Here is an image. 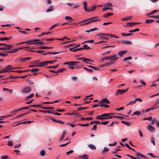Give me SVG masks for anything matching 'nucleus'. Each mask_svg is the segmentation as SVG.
<instances>
[{
  "instance_id": "58",
  "label": "nucleus",
  "mask_w": 159,
  "mask_h": 159,
  "mask_svg": "<svg viewBox=\"0 0 159 159\" xmlns=\"http://www.w3.org/2000/svg\"><path fill=\"white\" fill-rule=\"evenodd\" d=\"M80 63V62L79 61H72L73 66H74V65H77Z\"/></svg>"
},
{
  "instance_id": "46",
  "label": "nucleus",
  "mask_w": 159,
  "mask_h": 159,
  "mask_svg": "<svg viewBox=\"0 0 159 159\" xmlns=\"http://www.w3.org/2000/svg\"><path fill=\"white\" fill-rule=\"evenodd\" d=\"M151 142L153 144V145H155V140L153 137H152L151 139Z\"/></svg>"
},
{
  "instance_id": "15",
  "label": "nucleus",
  "mask_w": 159,
  "mask_h": 159,
  "mask_svg": "<svg viewBox=\"0 0 159 159\" xmlns=\"http://www.w3.org/2000/svg\"><path fill=\"white\" fill-rule=\"evenodd\" d=\"M39 60H36L32 61L35 67H39Z\"/></svg>"
},
{
  "instance_id": "50",
  "label": "nucleus",
  "mask_w": 159,
  "mask_h": 159,
  "mask_svg": "<svg viewBox=\"0 0 159 159\" xmlns=\"http://www.w3.org/2000/svg\"><path fill=\"white\" fill-rule=\"evenodd\" d=\"M8 69H3L0 70V74L2 73H5L7 72Z\"/></svg>"
},
{
  "instance_id": "51",
  "label": "nucleus",
  "mask_w": 159,
  "mask_h": 159,
  "mask_svg": "<svg viewBox=\"0 0 159 159\" xmlns=\"http://www.w3.org/2000/svg\"><path fill=\"white\" fill-rule=\"evenodd\" d=\"M66 70V69L65 68H61V69H58L57 70V72H58V73H59V72H62L63 71H64V70Z\"/></svg>"
},
{
  "instance_id": "7",
  "label": "nucleus",
  "mask_w": 159,
  "mask_h": 159,
  "mask_svg": "<svg viewBox=\"0 0 159 159\" xmlns=\"http://www.w3.org/2000/svg\"><path fill=\"white\" fill-rule=\"evenodd\" d=\"M128 89V88H127L125 90H117L116 92L115 95H118L119 94H122L126 92Z\"/></svg>"
},
{
  "instance_id": "16",
  "label": "nucleus",
  "mask_w": 159,
  "mask_h": 159,
  "mask_svg": "<svg viewBox=\"0 0 159 159\" xmlns=\"http://www.w3.org/2000/svg\"><path fill=\"white\" fill-rule=\"evenodd\" d=\"M127 52V50H124L120 51L118 53V54L119 55L120 57H122L124 54L125 53Z\"/></svg>"
},
{
  "instance_id": "43",
  "label": "nucleus",
  "mask_w": 159,
  "mask_h": 159,
  "mask_svg": "<svg viewBox=\"0 0 159 159\" xmlns=\"http://www.w3.org/2000/svg\"><path fill=\"white\" fill-rule=\"evenodd\" d=\"M78 125H79L81 126H88L89 125V123H87L85 124H77Z\"/></svg>"
},
{
  "instance_id": "47",
  "label": "nucleus",
  "mask_w": 159,
  "mask_h": 159,
  "mask_svg": "<svg viewBox=\"0 0 159 159\" xmlns=\"http://www.w3.org/2000/svg\"><path fill=\"white\" fill-rule=\"evenodd\" d=\"M57 61V60H54L50 61H47V64H52L55 62Z\"/></svg>"
},
{
  "instance_id": "17",
  "label": "nucleus",
  "mask_w": 159,
  "mask_h": 159,
  "mask_svg": "<svg viewBox=\"0 0 159 159\" xmlns=\"http://www.w3.org/2000/svg\"><path fill=\"white\" fill-rule=\"evenodd\" d=\"M83 61L86 63H89V64H91V63H89V61H91L92 62H93V60H91L90 59L87 58H83Z\"/></svg>"
},
{
  "instance_id": "29",
  "label": "nucleus",
  "mask_w": 159,
  "mask_h": 159,
  "mask_svg": "<svg viewBox=\"0 0 159 159\" xmlns=\"http://www.w3.org/2000/svg\"><path fill=\"white\" fill-rule=\"evenodd\" d=\"M158 11L157 10H155L153 11H151L150 13H148L146 15V16H148L149 15H152V14H154V13L157 12Z\"/></svg>"
},
{
  "instance_id": "45",
  "label": "nucleus",
  "mask_w": 159,
  "mask_h": 159,
  "mask_svg": "<svg viewBox=\"0 0 159 159\" xmlns=\"http://www.w3.org/2000/svg\"><path fill=\"white\" fill-rule=\"evenodd\" d=\"M131 18V16H129L127 17L122 18L121 19V20L123 21H126L129 19H130Z\"/></svg>"
},
{
  "instance_id": "27",
  "label": "nucleus",
  "mask_w": 159,
  "mask_h": 159,
  "mask_svg": "<svg viewBox=\"0 0 159 159\" xmlns=\"http://www.w3.org/2000/svg\"><path fill=\"white\" fill-rule=\"evenodd\" d=\"M113 15V14L111 13L108 12L107 13L105 14L103 16V17L106 18L109 16H111V15Z\"/></svg>"
},
{
  "instance_id": "38",
  "label": "nucleus",
  "mask_w": 159,
  "mask_h": 159,
  "mask_svg": "<svg viewBox=\"0 0 159 159\" xmlns=\"http://www.w3.org/2000/svg\"><path fill=\"white\" fill-rule=\"evenodd\" d=\"M159 107V106H157V107H155L154 108L152 107V108H148V109H147L146 110V112H148L149 111L154 110V109H156V108H157L158 107Z\"/></svg>"
},
{
  "instance_id": "62",
  "label": "nucleus",
  "mask_w": 159,
  "mask_h": 159,
  "mask_svg": "<svg viewBox=\"0 0 159 159\" xmlns=\"http://www.w3.org/2000/svg\"><path fill=\"white\" fill-rule=\"evenodd\" d=\"M74 151L73 150H71L67 152H66V154L67 155H69L70 153H72L74 152Z\"/></svg>"
},
{
  "instance_id": "32",
  "label": "nucleus",
  "mask_w": 159,
  "mask_h": 159,
  "mask_svg": "<svg viewBox=\"0 0 159 159\" xmlns=\"http://www.w3.org/2000/svg\"><path fill=\"white\" fill-rule=\"evenodd\" d=\"M58 66H59V65L57 64V65H56V66H48V67H46V68H49V69L52 68L53 69H55L56 68L58 67Z\"/></svg>"
},
{
  "instance_id": "1",
  "label": "nucleus",
  "mask_w": 159,
  "mask_h": 159,
  "mask_svg": "<svg viewBox=\"0 0 159 159\" xmlns=\"http://www.w3.org/2000/svg\"><path fill=\"white\" fill-rule=\"evenodd\" d=\"M84 9L85 11L88 12H90L95 10L97 8V6L96 5H93L90 8L88 9L87 7V3L86 1L83 2Z\"/></svg>"
},
{
  "instance_id": "41",
  "label": "nucleus",
  "mask_w": 159,
  "mask_h": 159,
  "mask_svg": "<svg viewBox=\"0 0 159 159\" xmlns=\"http://www.w3.org/2000/svg\"><path fill=\"white\" fill-rule=\"evenodd\" d=\"M132 59V57L131 56H129V57H126L123 59V61H125L128 60H130Z\"/></svg>"
},
{
  "instance_id": "63",
  "label": "nucleus",
  "mask_w": 159,
  "mask_h": 159,
  "mask_svg": "<svg viewBox=\"0 0 159 159\" xmlns=\"http://www.w3.org/2000/svg\"><path fill=\"white\" fill-rule=\"evenodd\" d=\"M109 150V149L107 147H105L104 149L102 150V152H107Z\"/></svg>"
},
{
  "instance_id": "26",
  "label": "nucleus",
  "mask_w": 159,
  "mask_h": 159,
  "mask_svg": "<svg viewBox=\"0 0 159 159\" xmlns=\"http://www.w3.org/2000/svg\"><path fill=\"white\" fill-rule=\"evenodd\" d=\"M122 43L125 44H131L132 43L131 42L127 40H124L122 42Z\"/></svg>"
},
{
  "instance_id": "56",
  "label": "nucleus",
  "mask_w": 159,
  "mask_h": 159,
  "mask_svg": "<svg viewBox=\"0 0 159 159\" xmlns=\"http://www.w3.org/2000/svg\"><path fill=\"white\" fill-rule=\"evenodd\" d=\"M59 24H58V23H57L56 24L54 25L51 28H50L49 30H52L53 29V28L55 27L56 26L58 25Z\"/></svg>"
},
{
  "instance_id": "52",
  "label": "nucleus",
  "mask_w": 159,
  "mask_h": 159,
  "mask_svg": "<svg viewBox=\"0 0 159 159\" xmlns=\"http://www.w3.org/2000/svg\"><path fill=\"white\" fill-rule=\"evenodd\" d=\"M49 48V47L47 46L39 47V49H48Z\"/></svg>"
},
{
  "instance_id": "14",
  "label": "nucleus",
  "mask_w": 159,
  "mask_h": 159,
  "mask_svg": "<svg viewBox=\"0 0 159 159\" xmlns=\"http://www.w3.org/2000/svg\"><path fill=\"white\" fill-rule=\"evenodd\" d=\"M106 34L105 33H100L99 34L96 35V36H98L101 38V39H108V38H107L106 37H104V36H107V35H104L103 34Z\"/></svg>"
},
{
  "instance_id": "13",
  "label": "nucleus",
  "mask_w": 159,
  "mask_h": 159,
  "mask_svg": "<svg viewBox=\"0 0 159 159\" xmlns=\"http://www.w3.org/2000/svg\"><path fill=\"white\" fill-rule=\"evenodd\" d=\"M136 155L138 157H140L142 158H143V159H148V157H147L145 156L144 155H143V154H142V153H141L140 152H136Z\"/></svg>"
},
{
  "instance_id": "19",
  "label": "nucleus",
  "mask_w": 159,
  "mask_h": 159,
  "mask_svg": "<svg viewBox=\"0 0 159 159\" xmlns=\"http://www.w3.org/2000/svg\"><path fill=\"white\" fill-rule=\"evenodd\" d=\"M112 64L111 63H106L104 64H102L100 65V67H101L103 68L106 66H109Z\"/></svg>"
},
{
  "instance_id": "60",
  "label": "nucleus",
  "mask_w": 159,
  "mask_h": 159,
  "mask_svg": "<svg viewBox=\"0 0 159 159\" xmlns=\"http://www.w3.org/2000/svg\"><path fill=\"white\" fill-rule=\"evenodd\" d=\"M134 99L135 100L136 102L137 101H139V102H142V99L140 98H136Z\"/></svg>"
},
{
  "instance_id": "39",
  "label": "nucleus",
  "mask_w": 159,
  "mask_h": 159,
  "mask_svg": "<svg viewBox=\"0 0 159 159\" xmlns=\"http://www.w3.org/2000/svg\"><path fill=\"white\" fill-rule=\"evenodd\" d=\"M83 68L87 71L89 72L90 73H93V71L92 69H88L86 67H83Z\"/></svg>"
},
{
  "instance_id": "24",
  "label": "nucleus",
  "mask_w": 159,
  "mask_h": 159,
  "mask_svg": "<svg viewBox=\"0 0 159 159\" xmlns=\"http://www.w3.org/2000/svg\"><path fill=\"white\" fill-rule=\"evenodd\" d=\"M65 19L66 20L70 21H72L73 20V18L70 16H66L65 17Z\"/></svg>"
},
{
  "instance_id": "55",
  "label": "nucleus",
  "mask_w": 159,
  "mask_h": 159,
  "mask_svg": "<svg viewBox=\"0 0 159 159\" xmlns=\"http://www.w3.org/2000/svg\"><path fill=\"white\" fill-rule=\"evenodd\" d=\"M152 119V117L151 116H150L149 117H146L144 118L143 120H151Z\"/></svg>"
},
{
  "instance_id": "20",
  "label": "nucleus",
  "mask_w": 159,
  "mask_h": 159,
  "mask_svg": "<svg viewBox=\"0 0 159 159\" xmlns=\"http://www.w3.org/2000/svg\"><path fill=\"white\" fill-rule=\"evenodd\" d=\"M47 61L41 62L39 61V67L45 66L47 65Z\"/></svg>"
},
{
  "instance_id": "31",
  "label": "nucleus",
  "mask_w": 159,
  "mask_h": 159,
  "mask_svg": "<svg viewBox=\"0 0 159 159\" xmlns=\"http://www.w3.org/2000/svg\"><path fill=\"white\" fill-rule=\"evenodd\" d=\"M12 66L11 65H9L6 66V68L5 69H8L7 70V72H11V71H9V70L12 69H14V68H11Z\"/></svg>"
},
{
  "instance_id": "33",
  "label": "nucleus",
  "mask_w": 159,
  "mask_h": 159,
  "mask_svg": "<svg viewBox=\"0 0 159 159\" xmlns=\"http://www.w3.org/2000/svg\"><path fill=\"white\" fill-rule=\"evenodd\" d=\"M154 21V20H153L147 19L145 21V23L146 24H149Z\"/></svg>"
},
{
  "instance_id": "6",
  "label": "nucleus",
  "mask_w": 159,
  "mask_h": 159,
  "mask_svg": "<svg viewBox=\"0 0 159 159\" xmlns=\"http://www.w3.org/2000/svg\"><path fill=\"white\" fill-rule=\"evenodd\" d=\"M30 48L29 47H22L17 48H15L13 50L6 51H5V52L8 53H12L14 52H17L18 50H21L25 48Z\"/></svg>"
},
{
  "instance_id": "64",
  "label": "nucleus",
  "mask_w": 159,
  "mask_h": 159,
  "mask_svg": "<svg viewBox=\"0 0 159 159\" xmlns=\"http://www.w3.org/2000/svg\"><path fill=\"white\" fill-rule=\"evenodd\" d=\"M157 119H156L155 118H153V119H152V121H151V124H154L155 122L156 123V121L157 120Z\"/></svg>"
},
{
  "instance_id": "12",
  "label": "nucleus",
  "mask_w": 159,
  "mask_h": 159,
  "mask_svg": "<svg viewBox=\"0 0 159 159\" xmlns=\"http://www.w3.org/2000/svg\"><path fill=\"white\" fill-rule=\"evenodd\" d=\"M148 129L151 132L153 133L155 131V129L154 127L150 125H148Z\"/></svg>"
},
{
  "instance_id": "23",
  "label": "nucleus",
  "mask_w": 159,
  "mask_h": 159,
  "mask_svg": "<svg viewBox=\"0 0 159 159\" xmlns=\"http://www.w3.org/2000/svg\"><path fill=\"white\" fill-rule=\"evenodd\" d=\"M54 10V7L53 6H50L48 8L46 11L47 12H49L52 11Z\"/></svg>"
},
{
  "instance_id": "54",
  "label": "nucleus",
  "mask_w": 159,
  "mask_h": 159,
  "mask_svg": "<svg viewBox=\"0 0 159 159\" xmlns=\"http://www.w3.org/2000/svg\"><path fill=\"white\" fill-rule=\"evenodd\" d=\"M140 114V112L139 111H137L134 112V113L133 115H137L138 116H139Z\"/></svg>"
},
{
  "instance_id": "18",
  "label": "nucleus",
  "mask_w": 159,
  "mask_h": 159,
  "mask_svg": "<svg viewBox=\"0 0 159 159\" xmlns=\"http://www.w3.org/2000/svg\"><path fill=\"white\" fill-rule=\"evenodd\" d=\"M100 103H105L107 104H109L110 102L107 98H104L102 99L100 102Z\"/></svg>"
},
{
  "instance_id": "48",
  "label": "nucleus",
  "mask_w": 159,
  "mask_h": 159,
  "mask_svg": "<svg viewBox=\"0 0 159 159\" xmlns=\"http://www.w3.org/2000/svg\"><path fill=\"white\" fill-rule=\"evenodd\" d=\"M7 55L8 54L7 53L0 52V56L2 57H6L7 56Z\"/></svg>"
},
{
  "instance_id": "53",
  "label": "nucleus",
  "mask_w": 159,
  "mask_h": 159,
  "mask_svg": "<svg viewBox=\"0 0 159 159\" xmlns=\"http://www.w3.org/2000/svg\"><path fill=\"white\" fill-rule=\"evenodd\" d=\"M126 24L127 25H129L128 26L129 27L134 26L133 22H128L126 23Z\"/></svg>"
},
{
  "instance_id": "5",
  "label": "nucleus",
  "mask_w": 159,
  "mask_h": 159,
  "mask_svg": "<svg viewBox=\"0 0 159 159\" xmlns=\"http://www.w3.org/2000/svg\"><path fill=\"white\" fill-rule=\"evenodd\" d=\"M108 60H111V61H114L119 59V57L116 54H114L112 55L108 56Z\"/></svg>"
},
{
  "instance_id": "28",
  "label": "nucleus",
  "mask_w": 159,
  "mask_h": 159,
  "mask_svg": "<svg viewBox=\"0 0 159 159\" xmlns=\"http://www.w3.org/2000/svg\"><path fill=\"white\" fill-rule=\"evenodd\" d=\"M121 34L122 36H129L130 35H132L133 34L132 33L125 34L122 33Z\"/></svg>"
},
{
  "instance_id": "30",
  "label": "nucleus",
  "mask_w": 159,
  "mask_h": 159,
  "mask_svg": "<svg viewBox=\"0 0 159 159\" xmlns=\"http://www.w3.org/2000/svg\"><path fill=\"white\" fill-rule=\"evenodd\" d=\"M39 70V69L38 68H34L30 70V71L32 72H35L38 71Z\"/></svg>"
},
{
  "instance_id": "9",
  "label": "nucleus",
  "mask_w": 159,
  "mask_h": 159,
  "mask_svg": "<svg viewBox=\"0 0 159 159\" xmlns=\"http://www.w3.org/2000/svg\"><path fill=\"white\" fill-rule=\"evenodd\" d=\"M48 119H51V120H52V121L53 122H56V123H60L63 124H65V122H64L63 121H62L61 120H60L56 119L53 118L51 117H48Z\"/></svg>"
},
{
  "instance_id": "10",
  "label": "nucleus",
  "mask_w": 159,
  "mask_h": 159,
  "mask_svg": "<svg viewBox=\"0 0 159 159\" xmlns=\"http://www.w3.org/2000/svg\"><path fill=\"white\" fill-rule=\"evenodd\" d=\"M31 89L30 87H28L23 89L21 91V92L23 93H27L30 92Z\"/></svg>"
},
{
  "instance_id": "25",
  "label": "nucleus",
  "mask_w": 159,
  "mask_h": 159,
  "mask_svg": "<svg viewBox=\"0 0 159 159\" xmlns=\"http://www.w3.org/2000/svg\"><path fill=\"white\" fill-rule=\"evenodd\" d=\"M88 147L90 149L94 150L96 148V147L93 145L90 144L88 145Z\"/></svg>"
},
{
  "instance_id": "11",
  "label": "nucleus",
  "mask_w": 159,
  "mask_h": 159,
  "mask_svg": "<svg viewBox=\"0 0 159 159\" xmlns=\"http://www.w3.org/2000/svg\"><path fill=\"white\" fill-rule=\"evenodd\" d=\"M31 59V57H26V58H19L16 59L17 61H21L23 62L27 60H29Z\"/></svg>"
},
{
  "instance_id": "42",
  "label": "nucleus",
  "mask_w": 159,
  "mask_h": 159,
  "mask_svg": "<svg viewBox=\"0 0 159 159\" xmlns=\"http://www.w3.org/2000/svg\"><path fill=\"white\" fill-rule=\"evenodd\" d=\"M135 100V99L134 101H131L128 104H127V106H128V105H133L136 103Z\"/></svg>"
},
{
  "instance_id": "44",
  "label": "nucleus",
  "mask_w": 159,
  "mask_h": 159,
  "mask_svg": "<svg viewBox=\"0 0 159 159\" xmlns=\"http://www.w3.org/2000/svg\"><path fill=\"white\" fill-rule=\"evenodd\" d=\"M61 51L59 52H48V53L50 54H56L58 53H59L61 52Z\"/></svg>"
},
{
  "instance_id": "22",
  "label": "nucleus",
  "mask_w": 159,
  "mask_h": 159,
  "mask_svg": "<svg viewBox=\"0 0 159 159\" xmlns=\"http://www.w3.org/2000/svg\"><path fill=\"white\" fill-rule=\"evenodd\" d=\"M88 156L86 154H85L83 155L79 156L78 157L81 158V159H88Z\"/></svg>"
},
{
  "instance_id": "35",
  "label": "nucleus",
  "mask_w": 159,
  "mask_h": 159,
  "mask_svg": "<svg viewBox=\"0 0 159 159\" xmlns=\"http://www.w3.org/2000/svg\"><path fill=\"white\" fill-rule=\"evenodd\" d=\"M11 39L10 38H6V37H1L0 38V41H4L6 40H9Z\"/></svg>"
},
{
  "instance_id": "21",
  "label": "nucleus",
  "mask_w": 159,
  "mask_h": 159,
  "mask_svg": "<svg viewBox=\"0 0 159 159\" xmlns=\"http://www.w3.org/2000/svg\"><path fill=\"white\" fill-rule=\"evenodd\" d=\"M66 131L65 130H64L63 131L62 134L60 138V140H59V141L62 140L64 138V137L66 135Z\"/></svg>"
},
{
  "instance_id": "34",
  "label": "nucleus",
  "mask_w": 159,
  "mask_h": 159,
  "mask_svg": "<svg viewBox=\"0 0 159 159\" xmlns=\"http://www.w3.org/2000/svg\"><path fill=\"white\" fill-rule=\"evenodd\" d=\"M83 48L84 49H89L91 48L90 47L88 46L87 45L84 44L83 46Z\"/></svg>"
},
{
  "instance_id": "36",
  "label": "nucleus",
  "mask_w": 159,
  "mask_h": 159,
  "mask_svg": "<svg viewBox=\"0 0 159 159\" xmlns=\"http://www.w3.org/2000/svg\"><path fill=\"white\" fill-rule=\"evenodd\" d=\"M107 60H109L108 56H107L106 57H103L101 59L100 61L101 62H103L104 61Z\"/></svg>"
},
{
  "instance_id": "49",
  "label": "nucleus",
  "mask_w": 159,
  "mask_h": 159,
  "mask_svg": "<svg viewBox=\"0 0 159 159\" xmlns=\"http://www.w3.org/2000/svg\"><path fill=\"white\" fill-rule=\"evenodd\" d=\"M104 114H102V115H100V120H105V117Z\"/></svg>"
},
{
  "instance_id": "3",
  "label": "nucleus",
  "mask_w": 159,
  "mask_h": 159,
  "mask_svg": "<svg viewBox=\"0 0 159 159\" xmlns=\"http://www.w3.org/2000/svg\"><path fill=\"white\" fill-rule=\"evenodd\" d=\"M99 20L98 19V17L97 16H94L84 20L81 21V23H82L83 22H85L87 21H89L88 23L89 24L93 22Z\"/></svg>"
},
{
  "instance_id": "40",
  "label": "nucleus",
  "mask_w": 159,
  "mask_h": 159,
  "mask_svg": "<svg viewBox=\"0 0 159 159\" xmlns=\"http://www.w3.org/2000/svg\"><path fill=\"white\" fill-rule=\"evenodd\" d=\"M64 65H68L70 66H73V63L72 61L69 62L67 61L64 64Z\"/></svg>"
},
{
  "instance_id": "59",
  "label": "nucleus",
  "mask_w": 159,
  "mask_h": 159,
  "mask_svg": "<svg viewBox=\"0 0 159 159\" xmlns=\"http://www.w3.org/2000/svg\"><path fill=\"white\" fill-rule=\"evenodd\" d=\"M120 150H121L120 149H116L114 150H113L112 152L113 153L116 154L117 151Z\"/></svg>"
},
{
  "instance_id": "2",
  "label": "nucleus",
  "mask_w": 159,
  "mask_h": 159,
  "mask_svg": "<svg viewBox=\"0 0 159 159\" xmlns=\"http://www.w3.org/2000/svg\"><path fill=\"white\" fill-rule=\"evenodd\" d=\"M41 40L39 39H35L33 40L30 41H28L25 42L20 43H18L16 44L17 45L20 44H21L27 43L28 44H42L43 43V42H38L40 41Z\"/></svg>"
},
{
  "instance_id": "8",
  "label": "nucleus",
  "mask_w": 159,
  "mask_h": 159,
  "mask_svg": "<svg viewBox=\"0 0 159 159\" xmlns=\"http://www.w3.org/2000/svg\"><path fill=\"white\" fill-rule=\"evenodd\" d=\"M104 114L106 119L114 118V116H111L114 114V113H104Z\"/></svg>"
},
{
  "instance_id": "61",
  "label": "nucleus",
  "mask_w": 159,
  "mask_h": 159,
  "mask_svg": "<svg viewBox=\"0 0 159 159\" xmlns=\"http://www.w3.org/2000/svg\"><path fill=\"white\" fill-rule=\"evenodd\" d=\"M105 7H112V5L111 2H109L105 4Z\"/></svg>"
},
{
  "instance_id": "4",
  "label": "nucleus",
  "mask_w": 159,
  "mask_h": 159,
  "mask_svg": "<svg viewBox=\"0 0 159 159\" xmlns=\"http://www.w3.org/2000/svg\"><path fill=\"white\" fill-rule=\"evenodd\" d=\"M0 46H4L3 47L4 50H10L11 49V48L13 47V46L10 44H7L6 43H0Z\"/></svg>"
},
{
  "instance_id": "57",
  "label": "nucleus",
  "mask_w": 159,
  "mask_h": 159,
  "mask_svg": "<svg viewBox=\"0 0 159 159\" xmlns=\"http://www.w3.org/2000/svg\"><path fill=\"white\" fill-rule=\"evenodd\" d=\"M104 35H107V36H108L111 38H113L114 35L111 34H103Z\"/></svg>"
},
{
  "instance_id": "37",
  "label": "nucleus",
  "mask_w": 159,
  "mask_h": 159,
  "mask_svg": "<svg viewBox=\"0 0 159 159\" xmlns=\"http://www.w3.org/2000/svg\"><path fill=\"white\" fill-rule=\"evenodd\" d=\"M139 30V28H136L133 30H131L129 31V32L130 33H134L135 32L138 31Z\"/></svg>"
}]
</instances>
